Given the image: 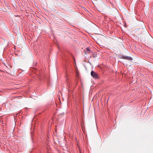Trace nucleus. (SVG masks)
Instances as JSON below:
<instances>
[{"label":"nucleus","instance_id":"nucleus-1","mask_svg":"<svg viewBox=\"0 0 153 153\" xmlns=\"http://www.w3.org/2000/svg\"><path fill=\"white\" fill-rule=\"evenodd\" d=\"M120 58L123 59H125L129 61L131 60L132 59V58L131 57L129 56H126L121 55L119 56Z\"/></svg>","mask_w":153,"mask_h":153},{"label":"nucleus","instance_id":"nucleus-2","mask_svg":"<svg viewBox=\"0 0 153 153\" xmlns=\"http://www.w3.org/2000/svg\"><path fill=\"white\" fill-rule=\"evenodd\" d=\"M91 74L94 78L97 79L99 78L97 74L93 71H91Z\"/></svg>","mask_w":153,"mask_h":153},{"label":"nucleus","instance_id":"nucleus-3","mask_svg":"<svg viewBox=\"0 0 153 153\" xmlns=\"http://www.w3.org/2000/svg\"><path fill=\"white\" fill-rule=\"evenodd\" d=\"M85 51L86 53V54L87 53H89L90 52V49L88 48H87L85 50H84Z\"/></svg>","mask_w":153,"mask_h":153},{"label":"nucleus","instance_id":"nucleus-4","mask_svg":"<svg viewBox=\"0 0 153 153\" xmlns=\"http://www.w3.org/2000/svg\"><path fill=\"white\" fill-rule=\"evenodd\" d=\"M65 75L66 77L67 81L68 79V74L67 72V71H65Z\"/></svg>","mask_w":153,"mask_h":153},{"label":"nucleus","instance_id":"nucleus-5","mask_svg":"<svg viewBox=\"0 0 153 153\" xmlns=\"http://www.w3.org/2000/svg\"><path fill=\"white\" fill-rule=\"evenodd\" d=\"M48 142H49V140L47 139L46 140V141L45 143L47 145H48Z\"/></svg>","mask_w":153,"mask_h":153},{"label":"nucleus","instance_id":"nucleus-6","mask_svg":"<svg viewBox=\"0 0 153 153\" xmlns=\"http://www.w3.org/2000/svg\"><path fill=\"white\" fill-rule=\"evenodd\" d=\"M47 137L48 139H49V137L48 135H47Z\"/></svg>","mask_w":153,"mask_h":153}]
</instances>
